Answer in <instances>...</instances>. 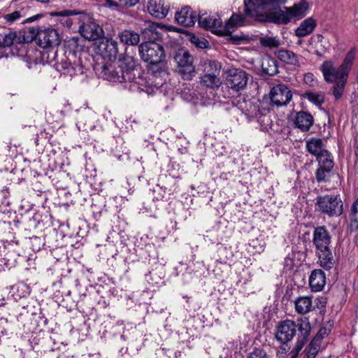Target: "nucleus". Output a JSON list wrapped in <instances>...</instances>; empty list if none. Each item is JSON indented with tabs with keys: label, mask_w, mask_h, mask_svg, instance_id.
I'll list each match as a JSON object with an SVG mask.
<instances>
[{
	"label": "nucleus",
	"mask_w": 358,
	"mask_h": 358,
	"mask_svg": "<svg viewBox=\"0 0 358 358\" xmlns=\"http://www.w3.org/2000/svg\"><path fill=\"white\" fill-rule=\"evenodd\" d=\"M295 310L299 314L304 315L313 310L312 298L299 296L294 301Z\"/></svg>",
	"instance_id": "nucleus-27"
},
{
	"label": "nucleus",
	"mask_w": 358,
	"mask_h": 358,
	"mask_svg": "<svg viewBox=\"0 0 358 358\" xmlns=\"http://www.w3.org/2000/svg\"><path fill=\"white\" fill-rule=\"evenodd\" d=\"M350 228L351 231L358 229V198L352 203L349 213Z\"/></svg>",
	"instance_id": "nucleus-32"
},
{
	"label": "nucleus",
	"mask_w": 358,
	"mask_h": 358,
	"mask_svg": "<svg viewBox=\"0 0 358 358\" xmlns=\"http://www.w3.org/2000/svg\"><path fill=\"white\" fill-rule=\"evenodd\" d=\"M292 98V94L288 86L278 84L272 87L270 91L271 102L277 106L287 105Z\"/></svg>",
	"instance_id": "nucleus-10"
},
{
	"label": "nucleus",
	"mask_w": 358,
	"mask_h": 358,
	"mask_svg": "<svg viewBox=\"0 0 358 358\" xmlns=\"http://www.w3.org/2000/svg\"><path fill=\"white\" fill-rule=\"evenodd\" d=\"M65 15H78L77 20L80 24L79 32L82 36L89 41H95L101 37L102 29L96 24L92 16L85 12L65 10Z\"/></svg>",
	"instance_id": "nucleus-5"
},
{
	"label": "nucleus",
	"mask_w": 358,
	"mask_h": 358,
	"mask_svg": "<svg viewBox=\"0 0 358 358\" xmlns=\"http://www.w3.org/2000/svg\"><path fill=\"white\" fill-rule=\"evenodd\" d=\"M316 300H317L316 305L318 308H323L326 306V303H327L326 298L319 297V298H317Z\"/></svg>",
	"instance_id": "nucleus-48"
},
{
	"label": "nucleus",
	"mask_w": 358,
	"mask_h": 358,
	"mask_svg": "<svg viewBox=\"0 0 358 358\" xmlns=\"http://www.w3.org/2000/svg\"><path fill=\"white\" fill-rule=\"evenodd\" d=\"M162 30V29L159 28L157 24L148 22L141 31L142 37L144 40H147V41L156 42V41L162 38V34L160 31Z\"/></svg>",
	"instance_id": "nucleus-22"
},
{
	"label": "nucleus",
	"mask_w": 358,
	"mask_h": 358,
	"mask_svg": "<svg viewBox=\"0 0 358 358\" xmlns=\"http://www.w3.org/2000/svg\"><path fill=\"white\" fill-rule=\"evenodd\" d=\"M306 97L311 102L315 104H321L324 101V96L322 94L307 92Z\"/></svg>",
	"instance_id": "nucleus-41"
},
{
	"label": "nucleus",
	"mask_w": 358,
	"mask_h": 358,
	"mask_svg": "<svg viewBox=\"0 0 358 358\" xmlns=\"http://www.w3.org/2000/svg\"><path fill=\"white\" fill-rule=\"evenodd\" d=\"M328 334H329V330L325 327H322L319 330V331L317 333L316 336L314 337V338L313 340L320 343L321 340L325 336L328 335Z\"/></svg>",
	"instance_id": "nucleus-43"
},
{
	"label": "nucleus",
	"mask_w": 358,
	"mask_h": 358,
	"mask_svg": "<svg viewBox=\"0 0 358 358\" xmlns=\"http://www.w3.org/2000/svg\"><path fill=\"white\" fill-rule=\"evenodd\" d=\"M99 49L109 59H115L118 52L117 43L113 39H106L100 43Z\"/></svg>",
	"instance_id": "nucleus-23"
},
{
	"label": "nucleus",
	"mask_w": 358,
	"mask_h": 358,
	"mask_svg": "<svg viewBox=\"0 0 358 358\" xmlns=\"http://www.w3.org/2000/svg\"><path fill=\"white\" fill-rule=\"evenodd\" d=\"M45 55H47L46 62L50 63L55 59L57 51L55 50V48L44 49L42 52V57L43 59H45Z\"/></svg>",
	"instance_id": "nucleus-40"
},
{
	"label": "nucleus",
	"mask_w": 358,
	"mask_h": 358,
	"mask_svg": "<svg viewBox=\"0 0 358 358\" xmlns=\"http://www.w3.org/2000/svg\"><path fill=\"white\" fill-rule=\"evenodd\" d=\"M62 68L64 71V73L71 76L78 73H83V66L80 64H71L70 62L65 61L61 63Z\"/></svg>",
	"instance_id": "nucleus-31"
},
{
	"label": "nucleus",
	"mask_w": 358,
	"mask_h": 358,
	"mask_svg": "<svg viewBox=\"0 0 358 358\" xmlns=\"http://www.w3.org/2000/svg\"><path fill=\"white\" fill-rule=\"evenodd\" d=\"M120 41L129 45H136L140 42V36L132 30H124L120 33Z\"/></svg>",
	"instance_id": "nucleus-30"
},
{
	"label": "nucleus",
	"mask_w": 358,
	"mask_h": 358,
	"mask_svg": "<svg viewBox=\"0 0 358 358\" xmlns=\"http://www.w3.org/2000/svg\"><path fill=\"white\" fill-rule=\"evenodd\" d=\"M245 17L238 13H234L222 26V29L215 31L219 36L230 35L236 29L245 24Z\"/></svg>",
	"instance_id": "nucleus-15"
},
{
	"label": "nucleus",
	"mask_w": 358,
	"mask_h": 358,
	"mask_svg": "<svg viewBox=\"0 0 358 358\" xmlns=\"http://www.w3.org/2000/svg\"><path fill=\"white\" fill-rule=\"evenodd\" d=\"M326 283V276L321 269H315L309 277V285L314 292L321 291Z\"/></svg>",
	"instance_id": "nucleus-21"
},
{
	"label": "nucleus",
	"mask_w": 358,
	"mask_h": 358,
	"mask_svg": "<svg viewBox=\"0 0 358 358\" xmlns=\"http://www.w3.org/2000/svg\"><path fill=\"white\" fill-rule=\"evenodd\" d=\"M248 80V73L241 69L232 68L227 71L226 85L236 92L244 89Z\"/></svg>",
	"instance_id": "nucleus-8"
},
{
	"label": "nucleus",
	"mask_w": 358,
	"mask_h": 358,
	"mask_svg": "<svg viewBox=\"0 0 358 358\" xmlns=\"http://www.w3.org/2000/svg\"><path fill=\"white\" fill-rule=\"evenodd\" d=\"M260 44L266 48H277L280 45V42L274 37L271 36H264L262 37L259 40Z\"/></svg>",
	"instance_id": "nucleus-36"
},
{
	"label": "nucleus",
	"mask_w": 358,
	"mask_h": 358,
	"mask_svg": "<svg viewBox=\"0 0 358 358\" xmlns=\"http://www.w3.org/2000/svg\"><path fill=\"white\" fill-rule=\"evenodd\" d=\"M123 6L132 7L137 4L139 0H118Z\"/></svg>",
	"instance_id": "nucleus-45"
},
{
	"label": "nucleus",
	"mask_w": 358,
	"mask_h": 358,
	"mask_svg": "<svg viewBox=\"0 0 358 358\" xmlns=\"http://www.w3.org/2000/svg\"><path fill=\"white\" fill-rule=\"evenodd\" d=\"M333 167L319 166L316 171V179L318 182H326L330 177Z\"/></svg>",
	"instance_id": "nucleus-35"
},
{
	"label": "nucleus",
	"mask_w": 358,
	"mask_h": 358,
	"mask_svg": "<svg viewBox=\"0 0 358 358\" xmlns=\"http://www.w3.org/2000/svg\"><path fill=\"white\" fill-rule=\"evenodd\" d=\"M314 119L308 112L300 111L296 115L294 119L295 126L302 131H308L313 124Z\"/></svg>",
	"instance_id": "nucleus-20"
},
{
	"label": "nucleus",
	"mask_w": 358,
	"mask_h": 358,
	"mask_svg": "<svg viewBox=\"0 0 358 358\" xmlns=\"http://www.w3.org/2000/svg\"><path fill=\"white\" fill-rule=\"evenodd\" d=\"M276 56L285 64L294 66L295 67H299L301 65V57L290 50H279L276 52Z\"/></svg>",
	"instance_id": "nucleus-19"
},
{
	"label": "nucleus",
	"mask_w": 358,
	"mask_h": 358,
	"mask_svg": "<svg viewBox=\"0 0 358 358\" xmlns=\"http://www.w3.org/2000/svg\"><path fill=\"white\" fill-rule=\"evenodd\" d=\"M197 19L198 16L196 13L192 11L191 8L189 6L182 8L181 10L180 11H177L175 15V20L176 22L185 27L193 26Z\"/></svg>",
	"instance_id": "nucleus-17"
},
{
	"label": "nucleus",
	"mask_w": 358,
	"mask_h": 358,
	"mask_svg": "<svg viewBox=\"0 0 358 358\" xmlns=\"http://www.w3.org/2000/svg\"><path fill=\"white\" fill-rule=\"evenodd\" d=\"M23 16L21 11L15 10L11 13L6 14L3 15V18L8 22L12 23Z\"/></svg>",
	"instance_id": "nucleus-42"
},
{
	"label": "nucleus",
	"mask_w": 358,
	"mask_h": 358,
	"mask_svg": "<svg viewBox=\"0 0 358 358\" xmlns=\"http://www.w3.org/2000/svg\"><path fill=\"white\" fill-rule=\"evenodd\" d=\"M331 237L324 227L315 228L313 242L317 250L328 248L331 243Z\"/></svg>",
	"instance_id": "nucleus-16"
},
{
	"label": "nucleus",
	"mask_w": 358,
	"mask_h": 358,
	"mask_svg": "<svg viewBox=\"0 0 358 358\" xmlns=\"http://www.w3.org/2000/svg\"><path fill=\"white\" fill-rule=\"evenodd\" d=\"M293 266H294L293 259L289 257H285V261H284V268L286 270H291V269H292Z\"/></svg>",
	"instance_id": "nucleus-46"
},
{
	"label": "nucleus",
	"mask_w": 358,
	"mask_h": 358,
	"mask_svg": "<svg viewBox=\"0 0 358 358\" xmlns=\"http://www.w3.org/2000/svg\"><path fill=\"white\" fill-rule=\"evenodd\" d=\"M354 58L355 53L352 50H350L345 56L343 62L340 65L341 67L343 68V69L345 70L348 74L352 64V62L354 60Z\"/></svg>",
	"instance_id": "nucleus-38"
},
{
	"label": "nucleus",
	"mask_w": 358,
	"mask_h": 358,
	"mask_svg": "<svg viewBox=\"0 0 358 358\" xmlns=\"http://www.w3.org/2000/svg\"><path fill=\"white\" fill-rule=\"evenodd\" d=\"M41 16V15H36L34 16L27 18V20H25L24 22H31L34 21L35 20H37L38 18H39Z\"/></svg>",
	"instance_id": "nucleus-49"
},
{
	"label": "nucleus",
	"mask_w": 358,
	"mask_h": 358,
	"mask_svg": "<svg viewBox=\"0 0 358 358\" xmlns=\"http://www.w3.org/2000/svg\"><path fill=\"white\" fill-rule=\"evenodd\" d=\"M245 358H270V355L265 350L260 348H255L252 352H249Z\"/></svg>",
	"instance_id": "nucleus-37"
},
{
	"label": "nucleus",
	"mask_w": 358,
	"mask_h": 358,
	"mask_svg": "<svg viewBox=\"0 0 358 358\" xmlns=\"http://www.w3.org/2000/svg\"><path fill=\"white\" fill-rule=\"evenodd\" d=\"M36 40L38 45L43 49L55 48L59 44V34L54 29L48 28L39 31L36 35Z\"/></svg>",
	"instance_id": "nucleus-12"
},
{
	"label": "nucleus",
	"mask_w": 358,
	"mask_h": 358,
	"mask_svg": "<svg viewBox=\"0 0 358 358\" xmlns=\"http://www.w3.org/2000/svg\"><path fill=\"white\" fill-rule=\"evenodd\" d=\"M317 26V22L312 17L303 20L295 30V35L298 37H304L313 32Z\"/></svg>",
	"instance_id": "nucleus-25"
},
{
	"label": "nucleus",
	"mask_w": 358,
	"mask_h": 358,
	"mask_svg": "<svg viewBox=\"0 0 358 358\" xmlns=\"http://www.w3.org/2000/svg\"><path fill=\"white\" fill-rule=\"evenodd\" d=\"M343 69L341 66L336 67L330 60L324 62L320 66L324 80L334 83L333 94L336 99H339L342 96L348 76Z\"/></svg>",
	"instance_id": "nucleus-4"
},
{
	"label": "nucleus",
	"mask_w": 358,
	"mask_h": 358,
	"mask_svg": "<svg viewBox=\"0 0 358 358\" xmlns=\"http://www.w3.org/2000/svg\"><path fill=\"white\" fill-rule=\"evenodd\" d=\"M261 66L263 73L269 76H273L278 73V62L271 57H264L262 59Z\"/></svg>",
	"instance_id": "nucleus-28"
},
{
	"label": "nucleus",
	"mask_w": 358,
	"mask_h": 358,
	"mask_svg": "<svg viewBox=\"0 0 358 358\" xmlns=\"http://www.w3.org/2000/svg\"><path fill=\"white\" fill-rule=\"evenodd\" d=\"M201 79V83L209 88L218 87L221 84L220 78L214 73L205 74Z\"/></svg>",
	"instance_id": "nucleus-33"
},
{
	"label": "nucleus",
	"mask_w": 358,
	"mask_h": 358,
	"mask_svg": "<svg viewBox=\"0 0 358 358\" xmlns=\"http://www.w3.org/2000/svg\"><path fill=\"white\" fill-rule=\"evenodd\" d=\"M319 210L330 217L339 216L343 213V202L338 195L330 194L317 198Z\"/></svg>",
	"instance_id": "nucleus-6"
},
{
	"label": "nucleus",
	"mask_w": 358,
	"mask_h": 358,
	"mask_svg": "<svg viewBox=\"0 0 358 358\" xmlns=\"http://www.w3.org/2000/svg\"><path fill=\"white\" fill-rule=\"evenodd\" d=\"M174 60L178 64V71L185 79H190L195 69L193 66V57L185 50L180 49L174 55Z\"/></svg>",
	"instance_id": "nucleus-9"
},
{
	"label": "nucleus",
	"mask_w": 358,
	"mask_h": 358,
	"mask_svg": "<svg viewBox=\"0 0 358 358\" xmlns=\"http://www.w3.org/2000/svg\"><path fill=\"white\" fill-rule=\"evenodd\" d=\"M139 55L143 61L149 64L151 73L159 76L167 75L165 64V52L162 45L157 42L146 41L138 47Z\"/></svg>",
	"instance_id": "nucleus-3"
},
{
	"label": "nucleus",
	"mask_w": 358,
	"mask_h": 358,
	"mask_svg": "<svg viewBox=\"0 0 358 358\" xmlns=\"http://www.w3.org/2000/svg\"><path fill=\"white\" fill-rule=\"evenodd\" d=\"M310 331V324L307 317H301L296 321L286 320L278 323L275 338L280 343L287 344L292 340L298 331V341L294 348L299 352L307 342Z\"/></svg>",
	"instance_id": "nucleus-2"
},
{
	"label": "nucleus",
	"mask_w": 358,
	"mask_h": 358,
	"mask_svg": "<svg viewBox=\"0 0 358 358\" xmlns=\"http://www.w3.org/2000/svg\"><path fill=\"white\" fill-rule=\"evenodd\" d=\"M306 146L307 150L315 157L326 150L323 141L320 138H310L306 141Z\"/></svg>",
	"instance_id": "nucleus-29"
},
{
	"label": "nucleus",
	"mask_w": 358,
	"mask_h": 358,
	"mask_svg": "<svg viewBox=\"0 0 358 358\" xmlns=\"http://www.w3.org/2000/svg\"><path fill=\"white\" fill-rule=\"evenodd\" d=\"M118 69L117 64L116 66L111 63L96 66V70L103 79L110 82L123 83L124 80L121 78V72Z\"/></svg>",
	"instance_id": "nucleus-13"
},
{
	"label": "nucleus",
	"mask_w": 358,
	"mask_h": 358,
	"mask_svg": "<svg viewBox=\"0 0 358 358\" xmlns=\"http://www.w3.org/2000/svg\"><path fill=\"white\" fill-rule=\"evenodd\" d=\"M117 64L121 72V78L124 82L134 81L136 76L134 71L137 66V60L131 56L125 55Z\"/></svg>",
	"instance_id": "nucleus-11"
},
{
	"label": "nucleus",
	"mask_w": 358,
	"mask_h": 358,
	"mask_svg": "<svg viewBox=\"0 0 358 358\" xmlns=\"http://www.w3.org/2000/svg\"><path fill=\"white\" fill-rule=\"evenodd\" d=\"M148 76L145 77H138L134 80L138 85V88L147 94H152L155 90H158L165 83V77L167 75L159 76L158 73L152 74L150 71L148 70Z\"/></svg>",
	"instance_id": "nucleus-7"
},
{
	"label": "nucleus",
	"mask_w": 358,
	"mask_h": 358,
	"mask_svg": "<svg viewBox=\"0 0 358 358\" xmlns=\"http://www.w3.org/2000/svg\"><path fill=\"white\" fill-rule=\"evenodd\" d=\"M287 0H244L245 13L248 17L262 22L285 25L292 21L303 18L309 10L306 0H300L292 6L280 8Z\"/></svg>",
	"instance_id": "nucleus-1"
},
{
	"label": "nucleus",
	"mask_w": 358,
	"mask_h": 358,
	"mask_svg": "<svg viewBox=\"0 0 358 358\" xmlns=\"http://www.w3.org/2000/svg\"><path fill=\"white\" fill-rule=\"evenodd\" d=\"M303 80L304 82L310 86H314L316 83L313 74L310 73H306Z\"/></svg>",
	"instance_id": "nucleus-44"
},
{
	"label": "nucleus",
	"mask_w": 358,
	"mask_h": 358,
	"mask_svg": "<svg viewBox=\"0 0 358 358\" xmlns=\"http://www.w3.org/2000/svg\"><path fill=\"white\" fill-rule=\"evenodd\" d=\"M357 83H358V78H357Z\"/></svg>",
	"instance_id": "nucleus-50"
},
{
	"label": "nucleus",
	"mask_w": 358,
	"mask_h": 358,
	"mask_svg": "<svg viewBox=\"0 0 358 358\" xmlns=\"http://www.w3.org/2000/svg\"><path fill=\"white\" fill-rule=\"evenodd\" d=\"M316 158L318 162L319 166L334 167V166L331 154L327 150L318 155Z\"/></svg>",
	"instance_id": "nucleus-34"
},
{
	"label": "nucleus",
	"mask_w": 358,
	"mask_h": 358,
	"mask_svg": "<svg viewBox=\"0 0 358 358\" xmlns=\"http://www.w3.org/2000/svg\"><path fill=\"white\" fill-rule=\"evenodd\" d=\"M149 13L157 19L164 18L169 10V6L164 0H150L147 5Z\"/></svg>",
	"instance_id": "nucleus-18"
},
{
	"label": "nucleus",
	"mask_w": 358,
	"mask_h": 358,
	"mask_svg": "<svg viewBox=\"0 0 358 358\" xmlns=\"http://www.w3.org/2000/svg\"><path fill=\"white\" fill-rule=\"evenodd\" d=\"M198 23L199 26L206 30L215 31L222 29V21L217 14L208 15L203 13L198 15Z\"/></svg>",
	"instance_id": "nucleus-14"
},
{
	"label": "nucleus",
	"mask_w": 358,
	"mask_h": 358,
	"mask_svg": "<svg viewBox=\"0 0 358 358\" xmlns=\"http://www.w3.org/2000/svg\"><path fill=\"white\" fill-rule=\"evenodd\" d=\"M320 343L312 340L306 354L307 358H315L319 352Z\"/></svg>",
	"instance_id": "nucleus-39"
},
{
	"label": "nucleus",
	"mask_w": 358,
	"mask_h": 358,
	"mask_svg": "<svg viewBox=\"0 0 358 358\" xmlns=\"http://www.w3.org/2000/svg\"><path fill=\"white\" fill-rule=\"evenodd\" d=\"M317 254L320 264L323 268L329 270L333 267L335 261L329 247L322 249H317Z\"/></svg>",
	"instance_id": "nucleus-24"
},
{
	"label": "nucleus",
	"mask_w": 358,
	"mask_h": 358,
	"mask_svg": "<svg viewBox=\"0 0 358 358\" xmlns=\"http://www.w3.org/2000/svg\"><path fill=\"white\" fill-rule=\"evenodd\" d=\"M103 5L109 8L117 9L119 7V4L113 0H105Z\"/></svg>",
	"instance_id": "nucleus-47"
},
{
	"label": "nucleus",
	"mask_w": 358,
	"mask_h": 358,
	"mask_svg": "<svg viewBox=\"0 0 358 358\" xmlns=\"http://www.w3.org/2000/svg\"><path fill=\"white\" fill-rule=\"evenodd\" d=\"M24 41V37L17 35L15 31H8L0 34V48L9 47L14 43H21Z\"/></svg>",
	"instance_id": "nucleus-26"
}]
</instances>
